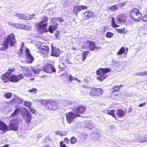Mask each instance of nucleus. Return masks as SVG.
<instances>
[{"label":"nucleus","instance_id":"f257e3e1","mask_svg":"<svg viewBox=\"0 0 147 147\" xmlns=\"http://www.w3.org/2000/svg\"><path fill=\"white\" fill-rule=\"evenodd\" d=\"M42 20L36 24V26L37 28V31L40 34H42L44 32H49L51 33H53L58 28L59 24L58 23L53 24L50 25L48 29L47 27L48 23L47 22L48 20V18L46 16L42 17Z\"/></svg>","mask_w":147,"mask_h":147},{"label":"nucleus","instance_id":"f03ea898","mask_svg":"<svg viewBox=\"0 0 147 147\" xmlns=\"http://www.w3.org/2000/svg\"><path fill=\"white\" fill-rule=\"evenodd\" d=\"M129 13L131 18L135 22H138L141 20L143 22H147V13L144 14L142 16V13L137 8L131 9Z\"/></svg>","mask_w":147,"mask_h":147},{"label":"nucleus","instance_id":"7ed1b4c3","mask_svg":"<svg viewBox=\"0 0 147 147\" xmlns=\"http://www.w3.org/2000/svg\"><path fill=\"white\" fill-rule=\"evenodd\" d=\"M16 42L15 36L13 33L7 35L3 41L2 45L3 46L0 48V50L1 51H5L8 48L9 44L11 46H14Z\"/></svg>","mask_w":147,"mask_h":147},{"label":"nucleus","instance_id":"20e7f679","mask_svg":"<svg viewBox=\"0 0 147 147\" xmlns=\"http://www.w3.org/2000/svg\"><path fill=\"white\" fill-rule=\"evenodd\" d=\"M36 45L38 50L37 52L43 57H48L50 51V48L45 43L38 41L36 42Z\"/></svg>","mask_w":147,"mask_h":147},{"label":"nucleus","instance_id":"39448f33","mask_svg":"<svg viewBox=\"0 0 147 147\" xmlns=\"http://www.w3.org/2000/svg\"><path fill=\"white\" fill-rule=\"evenodd\" d=\"M23 75L20 74L17 75H12L10 77L8 76L5 73L2 74L1 78L5 83H7L8 81L13 83H17L21 80L24 79Z\"/></svg>","mask_w":147,"mask_h":147},{"label":"nucleus","instance_id":"423d86ee","mask_svg":"<svg viewBox=\"0 0 147 147\" xmlns=\"http://www.w3.org/2000/svg\"><path fill=\"white\" fill-rule=\"evenodd\" d=\"M42 105L46 108L51 111H54L58 109L59 106L55 101L51 99L44 100L42 101Z\"/></svg>","mask_w":147,"mask_h":147},{"label":"nucleus","instance_id":"0eeeda50","mask_svg":"<svg viewBox=\"0 0 147 147\" xmlns=\"http://www.w3.org/2000/svg\"><path fill=\"white\" fill-rule=\"evenodd\" d=\"M111 71V69L109 68H100L98 69L96 71V74L100 76L97 77V79L101 81L106 79L107 75L105 74Z\"/></svg>","mask_w":147,"mask_h":147},{"label":"nucleus","instance_id":"6e6552de","mask_svg":"<svg viewBox=\"0 0 147 147\" xmlns=\"http://www.w3.org/2000/svg\"><path fill=\"white\" fill-rule=\"evenodd\" d=\"M21 113L26 123L28 124L30 123L32 118V115L29 112L28 109L23 107L21 110Z\"/></svg>","mask_w":147,"mask_h":147},{"label":"nucleus","instance_id":"1a4fd4ad","mask_svg":"<svg viewBox=\"0 0 147 147\" xmlns=\"http://www.w3.org/2000/svg\"><path fill=\"white\" fill-rule=\"evenodd\" d=\"M89 94L92 97L99 96L102 95L103 91L101 88L91 87L89 88Z\"/></svg>","mask_w":147,"mask_h":147},{"label":"nucleus","instance_id":"9d476101","mask_svg":"<svg viewBox=\"0 0 147 147\" xmlns=\"http://www.w3.org/2000/svg\"><path fill=\"white\" fill-rule=\"evenodd\" d=\"M18 119H13L11 120L9 124L8 131H16L18 130Z\"/></svg>","mask_w":147,"mask_h":147},{"label":"nucleus","instance_id":"9b49d317","mask_svg":"<svg viewBox=\"0 0 147 147\" xmlns=\"http://www.w3.org/2000/svg\"><path fill=\"white\" fill-rule=\"evenodd\" d=\"M65 116L67 121L69 124H71L73 120L76 117H80L78 114H76L75 113H74L72 111L67 113Z\"/></svg>","mask_w":147,"mask_h":147},{"label":"nucleus","instance_id":"f8f14e48","mask_svg":"<svg viewBox=\"0 0 147 147\" xmlns=\"http://www.w3.org/2000/svg\"><path fill=\"white\" fill-rule=\"evenodd\" d=\"M87 108L86 106L82 105H80L76 107V108H74L72 110L76 114H78L81 116L80 114H84Z\"/></svg>","mask_w":147,"mask_h":147},{"label":"nucleus","instance_id":"ddd939ff","mask_svg":"<svg viewBox=\"0 0 147 147\" xmlns=\"http://www.w3.org/2000/svg\"><path fill=\"white\" fill-rule=\"evenodd\" d=\"M42 70L45 72L52 73L56 71L54 66L51 63H47L42 68Z\"/></svg>","mask_w":147,"mask_h":147},{"label":"nucleus","instance_id":"4468645a","mask_svg":"<svg viewBox=\"0 0 147 147\" xmlns=\"http://www.w3.org/2000/svg\"><path fill=\"white\" fill-rule=\"evenodd\" d=\"M25 53L27 63H32L34 59V58L31 54L29 49L26 48L25 50Z\"/></svg>","mask_w":147,"mask_h":147},{"label":"nucleus","instance_id":"2eb2a0df","mask_svg":"<svg viewBox=\"0 0 147 147\" xmlns=\"http://www.w3.org/2000/svg\"><path fill=\"white\" fill-rule=\"evenodd\" d=\"M51 55L55 57H58L59 56L60 53V50L59 48L56 47L53 45V44H51Z\"/></svg>","mask_w":147,"mask_h":147},{"label":"nucleus","instance_id":"dca6fc26","mask_svg":"<svg viewBox=\"0 0 147 147\" xmlns=\"http://www.w3.org/2000/svg\"><path fill=\"white\" fill-rule=\"evenodd\" d=\"M86 43L88 45V47L90 51H93L95 49H99L100 48V47L96 46L95 42L89 40H87Z\"/></svg>","mask_w":147,"mask_h":147},{"label":"nucleus","instance_id":"f3484780","mask_svg":"<svg viewBox=\"0 0 147 147\" xmlns=\"http://www.w3.org/2000/svg\"><path fill=\"white\" fill-rule=\"evenodd\" d=\"M84 15L83 17V20L85 21L91 18L94 15V13L90 11H86L84 12Z\"/></svg>","mask_w":147,"mask_h":147},{"label":"nucleus","instance_id":"a211bd4d","mask_svg":"<svg viewBox=\"0 0 147 147\" xmlns=\"http://www.w3.org/2000/svg\"><path fill=\"white\" fill-rule=\"evenodd\" d=\"M87 7L86 6L76 5L74 7L73 11L76 13H77L81 10L87 9Z\"/></svg>","mask_w":147,"mask_h":147},{"label":"nucleus","instance_id":"6ab92c4d","mask_svg":"<svg viewBox=\"0 0 147 147\" xmlns=\"http://www.w3.org/2000/svg\"><path fill=\"white\" fill-rule=\"evenodd\" d=\"M127 16L124 14L118 15L117 17V19L119 22L121 23H125L127 20Z\"/></svg>","mask_w":147,"mask_h":147},{"label":"nucleus","instance_id":"aec40b11","mask_svg":"<svg viewBox=\"0 0 147 147\" xmlns=\"http://www.w3.org/2000/svg\"><path fill=\"white\" fill-rule=\"evenodd\" d=\"M23 101V99L20 98L16 96L12 98L10 101L12 103H17L18 104H19L22 103Z\"/></svg>","mask_w":147,"mask_h":147},{"label":"nucleus","instance_id":"412c9836","mask_svg":"<svg viewBox=\"0 0 147 147\" xmlns=\"http://www.w3.org/2000/svg\"><path fill=\"white\" fill-rule=\"evenodd\" d=\"M126 112L121 109H117L116 112V114L117 117L119 118L123 117L126 115Z\"/></svg>","mask_w":147,"mask_h":147},{"label":"nucleus","instance_id":"4be33fe9","mask_svg":"<svg viewBox=\"0 0 147 147\" xmlns=\"http://www.w3.org/2000/svg\"><path fill=\"white\" fill-rule=\"evenodd\" d=\"M0 129L4 132L8 131V128L7 125L2 121H0Z\"/></svg>","mask_w":147,"mask_h":147},{"label":"nucleus","instance_id":"5701e85b","mask_svg":"<svg viewBox=\"0 0 147 147\" xmlns=\"http://www.w3.org/2000/svg\"><path fill=\"white\" fill-rule=\"evenodd\" d=\"M16 16L20 19L23 20H28V17L26 16V15L24 14L16 13Z\"/></svg>","mask_w":147,"mask_h":147},{"label":"nucleus","instance_id":"b1692460","mask_svg":"<svg viewBox=\"0 0 147 147\" xmlns=\"http://www.w3.org/2000/svg\"><path fill=\"white\" fill-rule=\"evenodd\" d=\"M20 110V108L16 109L11 114L10 116V117H13L16 116L18 115Z\"/></svg>","mask_w":147,"mask_h":147},{"label":"nucleus","instance_id":"393cba45","mask_svg":"<svg viewBox=\"0 0 147 147\" xmlns=\"http://www.w3.org/2000/svg\"><path fill=\"white\" fill-rule=\"evenodd\" d=\"M122 87V86L121 85L118 86H114L111 89V91L112 93L119 91L120 89V88Z\"/></svg>","mask_w":147,"mask_h":147},{"label":"nucleus","instance_id":"a878e982","mask_svg":"<svg viewBox=\"0 0 147 147\" xmlns=\"http://www.w3.org/2000/svg\"><path fill=\"white\" fill-rule=\"evenodd\" d=\"M112 20L111 21V26L114 28L118 27L119 26L116 24L114 17H112Z\"/></svg>","mask_w":147,"mask_h":147},{"label":"nucleus","instance_id":"bb28decb","mask_svg":"<svg viewBox=\"0 0 147 147\" xmlns=\"http://www.w3.org/2000/svg\"><path fill=\"white\" fill-rule=\"evenodd\" d=\"M115 110L114 109L110 110L108 111L107 114L109 115H111L115 119H117V118L115 113Z\"/></svg>","mask_w":147,"mask_h":147},{"label":"nucleus","instance_id":"cd10ccee","mask_svg":"<svg viewBox=\"0 0 147 147\" xmlns=\"http://www.w3.org/2000/svg\"><path fill=\"white\" fill-rule=\"evenodd\" d=\"M117 31L118 33L124 34H126L127 32V30L125 28L122 29H117Z\"/></svg>","mask_w":147,"mask_h":147},{"label":"nucleus","instance_id":"c85d7f7f","mask_svg":"<svg viewBox=\"0 0 147 147\" xmlns=\"http://www.w3.org/2000/svg\"><path fill=\"white\" fill-rule=\"evenodd\" d=\"M4 97L7 99H10L12 96V94L9 92H6L4 95Z\"/></svg>","mask_w":147,"mask_h":147},{"label":"nucleus","instance_id":"c756f323","mask_svg":"<svg viewBox=\"0 0 147 147\" xmlns=\"http://www.w3.org/2000/svg\"><path fill=\"white\" fill-rule=\"evenodd\" d=\"M109 9L113 12H115L118 9V7L116 5H115L110 6L109 8Z\"/></svg>","mask_w":147,"mask_h":147},{"label":"nucleus","instance_id":"7c9ffc66","mask_svg":"<svg viewBox=\"0 0 147 147\" xmlns=\"http://www.w3.org/2000/svg\"><path fill=\"white\" fill-rule=\"evenodd\" d=\"M125 51V48L124 47H122L119 49V51L117 53V54L118 55H121L124 53Z\"/></svg>","mask_w":147,"mask_h":147},{"label":"nucleus","instance_id":"2f4dec72","mask_svg":"<svg viewBox=\"0 0 147 147\" xmlns=\"http://www.w3.org/2000/svg\"><path fill=\"white\" fill-rule=\"evenodd\" d=\"M15 69L14 68L11 69H8L7 71L5 73L8 76H9L11 73L15 71Z\"/></svg>","mask_w":147,"mask_h":147},{"label":"nucleus","instance_id":"473e14b6","mask_svg":"<svg viewBox=\"0 0 147 147\" xmlns=\"http://www.w3.org/2000/svg\"><path fill=\"white\" fill-rule=\"evenodd\" d=\"M70 141L71 144H74L77 142V139L74 136H73L71 138Z\"/></svg>","mask_w":147,"mask_h":147},{"label":"nucleus","instance_id":"72a5a7b5","mask_svg":"<svg viewBox=\"0 0 147 147\" xmlns=\"http://www.w3.org/2000/svg\"><path fill=\"white\" fill-rule=\"evenodd\" d=\"M32 103L29 101H25L24 103V105L28 108L31 106Z\"/></svg>","mask_w":147,"mask_h":147},{"label":"nucleus","instance_id":"f704fd0d","mask_svg":"<svg viewBox=\"0 0 147 147\" xmlns=\"http://www.w3.org/2000/svg\"><path fill=\"white\" fill-rule=\"evenodd\" d=\"M114 34L111 32H107L106 34V36L108 38H111L113 36Z\"/></svg>","mask_w":147,"mask_h":147},{"label":"nucleus","instance_id":"c9c22d12","mask_svg":"<svg viewBox=\"0 0 147 147\" xmlns=\"http://www.w3.org/2000/svg\"><path fill=\"white\" fill-rule=\"evenodd\" d=\"M88 53L89 52L88 51H84V53H83V58L82 59L83 61H84L86 59L87 57L86 54Z\"/></svg>","mask_w":147,"mask_h":147},{"label":"nucleus","instance_id":"e433bc0d","mask_svg":"<svg viewBox=\"0 0 147 147\" xmlns=\"http://www.w3.org/2000/svg\"><path fill=\"white\" fill-rule=\"evenodd\" d=\"M24 49L20 48L19 50L18 53V57H20L21 56L22 53Z\"/></svg>","mask_w":147,"mask_h":147},{"label":"nucleus","instance_id":"4c0bfd02","mask_svg":"<svg viewBox=\"0 0 147 147\" xmlns=\"http://www.w3.org/2000/svg\"><path fill=\"white\" fill-rule=\"evenodd\" d=\"M138 75L140 76H144L147 75V71H146L144 72H140L138 73Z\"/></svg>","mask_w":147,"mask_h":147},{"label":"nucleus","instance_id":"58836bf2","mask_svg":"<svg viewBox=\"0 0 147 147\" xmlns=\"http://www.w3.org/2000/svg\"><path fill=\"white\" fill-rule=\"evenodd\" d=\"M29 111L32 113H36V110L33 107H32L31 106L29 108Z\"/></svg>","mask_w":147,"mask_h":147},{"label":"nucleus","instance_id":"ea45409f","mask_svg":"<svg viewBox=\"0 0 147 147\" xmlns=\"http://www.w3.org/2000/svg\"><path fill=\"white\" fill-rule=\"evenodd\" d=\"M69 81L72 82L73 80H76V78L72 76L71 74H70L68 78Z\"/></svg>","mask_w":147,"mask_h":147},{"label":"nucleus","instance_id":"a19ab883","mask_svg":"<svg viewBox=\"0 0 147 147\" xmlns=\"http://www.w3.org/2000/svg\"><path fill=\"white\" fill-rule=\"evenodd\" d=\"M59 147H67V146L64 144L63 141H61L59 142Z\"/></svg>","mask_w":147,"mask_h":147},{"label":"nucleus","instance_id":"79ce46f5","mask_svg":"<svg viewBox=\"0 0 147 147\" xmlns=\"http://www.w3.org/2000/svg\"><path fill=\"white\" fill-rule=\"evenodd\" d=\"M37 90L36 89L33 88L32 89H29L28 90V92H33L34 93H36L37 91Z\"/></svg>","mask_w":147,"mask_h":147},{"label":"nucleus","instance_id":"37998d69","mask_svg":"<svg viewBox=\"0 0 147 147\" xmlns=\"http://www.w3.org/2000/svg\"><path fill=\"white\" fill-rule=\"evenodd\" d=\"M40 70L34 69L33 72L35 74H38L40 73Z\"/></svg>","mask_w":147,"mask_h":147},{"label":"nucleus","instance_id":"c03bdc74","mask_svg":"<svg viewBox=\"0 0 147 147\" xmlns=\"http://www.w3.org/2000/svg\"><path fill=\"white\" fill-rule=\"evenodd\" d=\"M56 19H57L58 22H62L64 21V20L62 19L61 18H55Z\"/></svg>","mask_w":147,"mask_h":147},{"label":"nucleus","instance_id":"a18cd8bd","mask_svg":"<svg viewBox=\"0 0 147 147\" xmlns=\"http://www.w3.org/2000/svg\"><path fill=\"white\" fill-rule=\"evenodd\" d=\"M143 30H147V22L143 25Z\"/></svg>","mask_w":147,"mask_h":147},{"label":"nucleus","instance_id":"49530a36","mask_svg":"<svg viewBox=\"0 0 147 147\" xmlns=\"http://www.w3.org/2000/svg\"><path fill=\"white\" fill-rule=\"evenodd\" d=\"M64 141L65 143L67 144H69V140L67 138H65L64 139Z\"/></svg>","mask_w":147,"mask_h":147},{"label":"nucleus","instance_id":"de8ad7c7","mask_svg":"<svg viewBox=\"0 0 147 147\" xmlns=\"http://www.w3.org/2000/svg\"><path fill=\"white\" fill-rule=\"evenodd\" d=\"M146 102H144L142 103L141 104L139 105V107H141L143 106H144L146 105Z\"/></svg>","mask_w":147,"mask_h":147},{"label":"nucleus","instance_id":"09e8293b","mask_svg":"<svg viewBox=\"0 0 147 147\" xmlns=\"http://www.w3.org/2000/svg\"><path fill=\"white\" fill-rule=\"evenodd\" d=\"M32 74L30 73H28L27 74H25V76H28V77H30L32 76Z\"/></svg>","mask_w":147,"mask_h":147},{"label":"nucleus","instance_id":"8fccbe9b","mask_svg":"<svg viewBox=\"0 0 147 147\" xmlns=\"http://www.w3.org/2000/svg\"><path fill=\"white\" fill-rule=\"evenodd\" d=\"M133 21H131V20H128L127 23H128L129 24H133Z\"/></svg>","mask_w":147,"mask_h":147},{"label":"nucleus","instance_id":"3c124183","mask_svg":"<svg viewBox=\"0 0 147 147\" xmlns=\"http://www.w3.org/2000/svg\"><path fill=\"white\" fill-rule=\"evenodd\" d=\"M21 46L20 48L24 49V42H22L21 44Z\"/></svg>","mask_w":147,"mask_h":147},{"label":"nucleus","instance_id":"603ef678","mask_svg":"<svg viewBox=\"0 0 147 147\" xmlns=\"http://www.w3.org/2000/svg\"><path fill=\"white\" fill-rule=\"evenodd\" d=\"M55 134L57 135H59L60 134V132L59 131H57L55 132Z\"/></svg>","mask_w":147,"mask_h":147},{"label":"nucleus","instance_id":"864d4df0","mask_svg":"<svg viewBox=\"0 0 147 147\" xmlns=\"http://www.w3.org/2000/svg\"><path fill=\"white\" fill-rule=\"evenodd\" d=\"M23 68H24V69H25L26 70H29L27 67H24Z\"/></svg>","mask_w":147,"mask_h":147},{"label":"nucleus","instance_id":"5fc2aeb1","mask_svg":"<svg viewBox=\"0 0 147 147\" xmlns=\"http://www.w3.org/2000/svg\"><path fill=\"white\" fill-rule=\"evenodd\" d=\"M59 135L61 136H64V135L62 133H60V134Z\"/></svg>","mask_w":147,"mask_h":147},{"label":"nucleus","instance_id":"6e6d98bb","mask_svg":"<svg viewBox=\"0 0 147 147\" xmlns=\"http://www.w3.org/2000/svg\"><path fill=\"white\" fill-rule=\"evenodd\" d=\"M47 77V76H45V75H43V76H41V78H44L45 77Z\"/></svg>","mask_w":147,"mask_h":147},{"label":"nucleus","instance_id":"4d7b16f0","mask_svg":"<svg viewBox=\"0 0 147 147\" xmlns=\"http://www.w3.org/2000/svg\"><path fill=\"white\" fill-rule=\"evenodd\" d=\"M66 61H67V62L68 63H70V62L69 61H68V60H66Z\"/></svg>","mask_w":147,"mask_h":147},{"label":"nucleus","instance_id":"13d9d810","mask_svg":"<svg viewBox=\"0 0 147 147\" xmlns=\"http://www.w3.org/2000/svg\"><path fill=\"white\" fill-rule=\"evenodd\" d=\"M55 36L56 38L59 37L58 34H56Z\"/></svg>","mask_w":147,"mask_h":147},{"label":"nucleus","instance_id":"bf43d9fd","mask_svg":"<svg viewBox=\"0 0 147 147\" xmlns=\"http://www.w3.org/2000/svg\"><path fill=\"white\" fill-rule=\"evenodd\" d=\"M45 147H50L48 146H45Z\"/></svg>","mask_w":147,"mask_h":147},{"label":"nucleus","instance_id":"052dcab7","mask_svg":"<svg viewBox=\"0 0 147 147\" xmlns=\"http://www.w3.org/2000/svg\"><path fill=\"white\" fill-rule=\"evenodd\" d=\"M126 49H127V51H128V49L127 48H126Z\"/></svg>","mask_w":147,"mask_h":147},{"label":"nucleus","instance_id":"680f3d73","mask_svg":"<svg viewBox=\"0 0 147 147\" xmlns=\"http://www.w3.org/2000/svg\"><path fill=\"white\" fill-rule=\"evenodd\" d=\"M32 16H35L34 14H32Z\"/></svg>","mask_w":147,"mask_h":147},{"label":"nucleus","instance_id":"e2e57ef3","mask_svg":"<svg viewBox=\"0 0 147 147\" xmlns=\"http://www.w3.org/2000/svg\"><path fill=\"white\" fill-rule=\"evenodd\" d=\"M34 78L33 79H32L31 80H34Z\"/></svg>","mask_w":147,"mask_h":147},{"label":"nucleus","instance_id":"0e129e2a","mask_svg":"<svg viewBox=\"0 0 147 147\" xmlns=\"http://www.w3.org/2000/svg\"><path fill=\"white\" fill-rule=\"evenodd\" d=\"M116 95H118V94H116Z\"/></svg>","mask_w":147,"mask_h":147},{"label":"nucleus","instance_id":"69168bd1","mask_svg":"<svg viewBox=\"0 0 147 147\" xmlns=\"http://www.w3.org/2000/svg\"><path fill=\"white\" fill-rule=\"evenodd\" d=\"M24 74H25L24 73Z\"/></svg>","mask_w":147,"mask_h":147}]
</instances>
